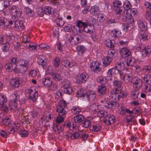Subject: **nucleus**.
I'll list each match as a JSON object with an SVG mask.
<instances>
[{"label": "nucleus", "mask_w": 151, "mask_h": 151, "mask_svg": "<svg viewBox=\"0 0 151 151\" xmlns=\"http://www.w3.org/2000/svg\"><path fill=\"white\" fill-rule=\"evenodd\" d=\"M112 8L114 10L115 13L122 19L123 18L124 15V9L122 6L121 2L118 0H116L114 1L112 3Z\"/></svg>", "instance_id": "1"}, {"label": "nucleus", "mask_w": 151, "mask_h": 151, "mask_svg": "<svg viewBox=\"0 0 151 151\" xmlns=\"http://www.w3.org/2000/svg\"><path fill=\"white\" fill-rule=\"evenodd\" d=\"M18 63L20 66L19 68L16 65L14 68V70L16 73H24L27 71L30 65L29 62L27 60L21 59L18 62Z\"/></svg>", "instance_id": "2"}, {"label": "nucleus", "mask_w": 151, "mask_h": 151, "mask_svg": "<svg viewBox=\"0 0 151 151\" xmlns=\"http://www.w3.org/2000/svg\"><path fill=\"white\" fill-rule=\"evenodd\" d=\"M67 103L64 100H61L59 102V105L56 108V111L59 113L60 115H65L68 111V109L66 108Z\"/></svg>", "instance_id": "3"}, {"label": "nucleus", "mask_w": 151, "mask_h": 151, "mask_svg": "<svg viewBox=\"0 0 151 151\" xmlns=\"http://www.w3.org/2000/svg\"><path fill=\"white\" fill-rule=\"evenodd\" d=\"M10 15L14 18H19L22 14V11L21 9L15 5L10 6L8 9Z\"/></svg>", "instance_id": "4"}, {"label": "nucleus", "mask_w": 151, "mask_h": 151, "mask_svg": "<svg viewBox=\"0 0 151 151\" xmlns=\"http://www.w3.org/2000/svg\"><path fill=\"white\" fill-rule=\"evenodd\" d=\"M38 89L37 88L33 86L28 90V93L29 94L30 99L33 101V102H35L37 98Z\"/></svg>", "instance_id": "5"}, {"label": "nucleus", "mask_w": 151, "mask_h": 151, "mask_svg": "<svg viewBox=\"0 0 151 151\" xmlns=\"http://www.w3.org/2000/svg\"><path fill=\"white\" fill-rule=\"evenodd\" d=\"M88 78V74L86 72H83L78 74L76 76V79L78 83H85Z\"/></svg>", "instance_id": "6"}, {"label": "nucleus", "mask_w": 151, "mask_h": 151, "mask_svg": "<svg viewBox=\"0 0 151 151\" xmlns=\"http://www.w3.org/2000/svg\"><path fill=\"white\" fill-rule=\"evenodd\" d=\"M80 36L77 34L70 36L68 38L69 42L72 45H76L80 42Z\"/></svg>", "instance_id": "7"}, {"label": "nucleus", "mask_w": 151, "mask_h": 151, "mask_svg": "<svg viewBox=\"0 0 151 151\" xmlns=\"http://www.w3.org/2000/svg\"><path fill=\"white\" fill-rule=\"evenodd\" d=\"M23 42H24V46L27 47L29 50L35 49L36 47L35 45H33L32 42L27 41V36L24 35L23 36Z\"/></svg>", "instance_id": "8"}, {"label": "nucleus", "mask_w": 151, "mask_h": 151, "mask_svg": "<svg viewBox=\"0 0 151 151\" xmlns=\"http://www.w3.org/2000/svg\"><path fill=\"white\" fill-rule=\"evenodd\" d=\"M115 68L118 71L120 79H124V64L123 63H118L115 65Z\"/></svg>", "instance_id": "9"}, {"label": "nucleus", "mask_w": 151, "mask_h": 151, "mask_svg": "<svg viewBox=\"0 0 151 151\" xmlns=\"http://www.w3.org/2000/svg\"><path fill=\"white\" fill-rule=\"evenodd\" d=\"M115 120V116L113 114H107L104 119V122L107 125H110L113 124Z\"/></svg>", "instance_id": "10"}, {"label": "nucleus", "mask_w": 151, "mask_h": 151, "mask_svg": "<svg viewBox=\"0 0 151 151\" xmlns=\"http://www.w3.org/2000/svg\"><path fill=\"white\" fill-rule=\"evenodd\" d=\"M20 127V124L17 122H15L13 124H11L8 129L9 132L10 133H14L18 130Z\"/></svg>", "instance_id": "11"}, {"label": "nucleus", "mask_w": 151, "mask_h": 151, "mask_svg": "<svg viewBox=\"0 0 151 151\" xmlns=\"http://www.w3.org/2000/svg\"><path fill=\"white\" fill-rule=\"evenodd\" d=\"M119 93L120 90L117 88L115 89L114 91H113L111 92L109 96L110 99L112 101H119L120 99Z\"/></svg>", "instance_id": "12"}, {"label": "nucleus", "mask_w": 151, "mask_h": 151, "mask_svg": "<svg viewBox=\"0 0 151 151\" xmlns=\"http://www.w3.org/2000/svg\"><path fill=\"white\" fill-rule=\"evenodd\" d=\"M100 64L97 61L93 62L90 65V68L93 72L98 73L101 70Z\"/></svg>", "instance_id": "13"}, {"label": "nucleus", "mask_w": 151, "mask_h": 151, "mask_svg": "<svg viewBox=\"0 0 151 151\" xmlns=\"http://www.w3.org/2000/svg\"><path fill=\"white\" fill-rule=\"evenodd\" d=\"M132 82L134 88L138 89L142 85L141 80L137 77H134L132 79Z\"/></svg>", "instance_id": "14"}, {"label": "nucleus", "mask_w": 151, "mask_h": 151, "mask_svg": "<svg viewBox=\"0 0 151 151\" xmlns=\"http://www.w3.org/2000/svg\"><path fill=\"white\" fill-rule=\"evenodd\" d=\"M122 33L120 30L118 29H114L112 30L110 33L112 39H116L121 36Z\"/></svg>", "instance_id": "15"}, {"label": "nucleus", "mask_w": 151, "mask_h": 151, "mask_svg": "<svg viewBox=\"0 0 151 151\" xmlns=\"http://www.w3.org/2000/svg\"><path fill=\"white\" fill-rule=\"evenodd\" d=\"M104 106L106 108H109L114 109L118 107L119 104L117 102V101H112L106 103L104 105Z\"/></svg>", "instance_id": "16"}, {"label": "nucleus", "mask_w": 151, "mask_h": 151, "mask_svg": "<svg viewBox=\"0 0 151 151\" xmlns=\"http://www.w3.org/2000/svg\"><path fill=\"white\" fill-rule=\"evenodd\" d=\"M62 64L65 68H69L75 65L76 63L74 60L70 61L69 60H63Z\"/></svg>", "instance_id": "17"}, {"label": "nucleus", "mask_w": 151, "mask_h": 151, "mask_svg": "<svg viewBox=\"0 0 151 151\" xmlns=\"http://www.w3.org/2000/svg\"><path fill=\"white\" fill-rule=\"evenodd\" d=\"M14 29L17 31H20L24 29V26L22 22L20 21H16L14 23Z\"/></svg>", "instance_id": "18"}, {"label": "nucleus", "mask_w": 151, "mask_h": 151, "mask_svg": "<svg viewBox=\"0 0 151 151\" xmlns=\"http://www.w3.org/2000/svg\"><path fill=\"white\" fill-rule=\"evenodd\" d=\"M53 115L51 111H46L43 116V119L46 122H48L50 120L52 119Z\"/></svg>", "instance_id": "19"}, {"label": "nucleus", "mask_w": 151, "mask_h": 151, "mask_svg": "<svg viewBox=\"0 0 151 151\" xmlns=\"http://www.w3.org/2000/svg\"><path fill=\"white\" fill-rule=\"evenodd\" d=\"M120 53L122 58H125L129 56L131 52L129 50L126 48H123L121 50Z\"/></svg>", "instance_id": "20"}, {"label": "nucleus", "mask_w": 151, "mask_h": 151, "mask_svg": "<svg viewBox=\"0 0 151 151\" xmlns=\"http://www.w3.org/2000/svg\"><path fill=\"white\" fill-rule=\"evenodd\" d=\"M138 26L141 31H145L147 29V23L142 20H140L138 22Z\"/></svg>", "instance_id": "21"}, {"label": "nucleus", "mask_w": 151, "mask_h": 151, "mask_svg": "<svg viewBox=\"0 0 151 151\" xmlns=\"http://www.w3.org/2000/svg\"><path fill=\"white\" fill-rule=\"evenodd\" d=\"M87 23L84 22L80 20H78L77 21V26L78 27L79 29L78 32L79 33H81L84 30V28L86 26Z\"/></svg>", "instance_id": "22"}, {"label": "nucleus", "mask_w": 151, "mask_h": 151, "mask_svg": "<svg viewBox=\"0 0 151 151\" xmlns=\"http://www.w3.org/2000/svg\"><path fill=\"white\" fill-rule=\"evenodd\" d=\"M137 10L135 8L130 9L127 11L126 14L127 16L125 17L127 18H131L132 17L134 16L136 14Z\"/></svg>", "instance_id": "23"}, {"label": "nucleus", "mask_w": 151, "mask_h": 151, "mask_svg": "<svg viewBox=\"0 0 151 151\" xmlns=\"http://www.w3.org/2000/svg\"><path fill=\"white\" fill-rule=\"evenodd\" d=\"M89 11L91 14L94 16L97 15L99 14L100 11L99 8L96 5L91 6Z\"/></svg>", "instance_id": "24"}, {"label": "nucleus", "mask_w": 151, "mask_h": 151, "mask_svg": "<svg viewBox=\"0 0 151 151\" xmlns=\"http://www.w3.org/2000/svg\"><path fill=\"white\" fill-rule=\"evenodd\" d=\"M46 57L44 55H40L37 59V62L39 64L42 65H46Z\"/></svg>", "instance_id": "25"}, {"label": "nucleus", "mask_w": 151, "mask_h": 151, "mask_svg": "<svg viewBox=\"0 0 151 151\" xmlns=\"http://www.w3.org/2000/svg\"><path fill=\"white\" fill-rule=\"evenodd\" d=\"M8 20L4 17H0V28H3L8 26Z\"/></svg>", "instance_id": "26"}, {"label": "nucleus", "mask_w": 151, "mask_h": 151, "mask_svg": "<svg viewBox=\"0 0 151 151\" xmlns=\"http://www.w3.org/2000/svg\"><path fill=\"white\" fill-rule=\"evenodd\" d=\"M76 51L79 55H82L85 52L86 49L83 45H78L76 47Z\"/></svg>", "instance_id": "27"}, {"label": "nucleus", "mask_w": 151, "mask_h": 151, "mask_svg": "<svg viewBox=\"0 0 151 151\" xmlns=\"http://www.w3.org/2000/svg\"><path fill=\"white\" fill-rule=\"evenodd\" d=\"M84 30L85 32L89 34L93 33L94 30V27L93 25H88L87 24L86 26L84 27Z\"/></svg>", "instance_id": "28"}, {"label": "nucleus", "mask_w": 151, "mask_h": 151, "mask_svg": "<svg viewBox=\"0 0 151 151\" xmlns=\"http://www.w3.org/2000/svg\"><path fill=\"white\" fill-rule=\"evenodd\" d=\"M42 83L44 86L47 87L50 86L52 84V79L48 78L43 79L42 80Z\"/></svg>", "instance_id": "29"}, {"label": "nucleus", "mask_w": 151, "mask_h": 151, "mask_svg": "<svg viewBox=\"0 0 151 151\" xmlns=\"http://www.w3.org/2000/svg\"><path fill=\"white\" fill-rule=\"evenodd\" d=\"M9 106L11 110L15 111L17 109L18 107L17 102L9 101Z\"/></svg>", "instance_id": "30"}, {"label": "nucleus", "mask_w": 151, "mask_h": 151, "mask_svg": "<svg viewBox=\"0 0 151 151\" xmlns=\"http://www.w3.org/2000/svg\"><path fill=\"white\" fill-rule=\"evenodd\" d=\"M10 84L12 86L15 88L19 87L20 83V80L18 78H15L11 80Z\"/></svg>", "instance_id": "31"}, {"label": "nucleus", "mask_w": 151, "mask_h": 151, "mask_svg": "<svg viewBox=\"0 0 151 151\" xmlns=\"http://www.w3.org/2000/svg\"><path fill=\"white\" fill-rule=\"evenodd\" d=\"M139 92L138 89H133L130 93V97L133 99H136L137 98L139 95Z\"/></svg>", "instance_id": "32"}, {"label": "nucleus", "mask_w": 151, "mask_h": 151, "mask_svg": "<svg viewBox=\"0 0 151 151\" xmlns=\"http://www.w3.org/2000/svg\"><path fill=\"white\" fill-rule=\"evenodd\" d=\"M139 38L141 41H144L147 40L148 36L144 31H141L140 32Z\"/></svg>", "instance_id": "33"}, {"label": "nucleus", "mask_w": 151, "mask_h": 151, "mask_svg": "<svg viewBox=\"0 0 151 151\" xmlns=\"http://www.w3.org/2000/svg\"><path fill=\"white\" fill-rule=\"evenodd\" d=\"M84 118L83 116L81 114L77 115L74 117V123H79L81 122L83 120Z\"/></svg>", "instance_id": "34"}, {"label": "nucleus", "mask_w": 151, "mask_h": 151, "mask_svg": "<svg viewBox=\"0 0 151 151\" xmlns=\"http://www.w3.org/2000/svg\"><path fill=\"white\" fill-rule=\"evenodd\" d=\"M19 95L17 93H14L12 94L10 97V101H14L17 102L18 101Z\"/></svg>", "instance_id": "35"}, {"label": "nucleus", "mask_w": 151, "mask_h": 151, "mask_svg": "<svg viewBox=\"0 0 151 151\" xmlns=\"http://www.w3.org/2000/svg\"><path fill=\"white\" fill-rule=\"evenodd\" d=\"M61 60L58 57H55L52 62V64L55 68L58 67L60 63Z\"/></svg>", "instance_id": "36"}, {"label": "nucleus", "mask_w": 151, "mask_h": 151, "mask_svg": "<svg viewBox=\"0 0 151 151\" xmlns=\"http://www.w3.org/2000/svg\"><path fill=\"white\" fill-rule=\"evenodd\" d=\"M51 76L52 78L55 81H59L62 78V76L60 73H53L52 74Z\"/></svg>", "instance_id": "37"}, {"label": "nucleus", "mask_w": 151, "mask_h": 151, "mask_svg": "<svg viewBox=\"0 0 151 151\" xmlns=\"http://www.w3.org/2000/svg\"><path fill=\"white\" fill-rule=\"evenodd\" d=\"M86 95L85 97L87 99H91L92 100L94 99L96 97L95 93L91 91L87 92Z\"/></svg>", "instance_id": "38"}, {"label": "nucleus", "mask_w": 151, "mask_h": 151, "mask_svg": "<svg viewBox=\"0 0 151 151\" xmlns=\"http://www.w3.org/2000/svg\"><path fill=\"white\" fill-rule=\"evenodd\" d=\"M101 129V127L98 124H94L90 127L91 130L95 132L99 131Z\"/></svg>", "instance_id": "39"}, {"label": "nucleus", "mask_w": 151, "mask_h": 151, "mask_svg": "<svg viewBox=\"0 0 151 151\" xmlns=\"http://www.w3.org/2000/svg\"><path fill=\"white\" fill-rule=\"evenodd\" d=\"M1 45H2L1 49L3 51L7 52L9 50L10 45L9 43L7 41L6 42H5Z\"/></svg>", "instance_id": "40"}, {"label": "nucleus", "mask_w": 151, "mask_h": 151, "mask_svg": "<svg viewBox=\"0 0 151 151\" xmlns=\"http://www.w3.org/2000/svg\"><path fill=\"white\" fill-rule=\"evenodd\" d=\"M98 91L100 94L102 95L105 94L106 93V88L104 85H101L99 86Z\"/></svg>", "instance_id": "41"}, {"label": "nucleus", "mask_w": 151, "mask_h": 151, "mask_svg": "<svg viewBox=\"0 0 151 151\" xmlns=\"http://www.w3.org/2000/svg\"><path fill=\"white\" fill-rule=\"evenodd\" d=\"M56 21L57 25L58 26H62L65 23V22L63 20L62 18L60 16H58L56 18Z\"/></svg>", "instance_id": "42"}, {"label": "nucleus", "mask_w": 151, "mask_h": 151, "mask_svg": "<svg viewBox=\"0 0 151 151\" xmlns=\"http://www.w3.org/2000/svg\"><path fill=\"white\" fill-rule=\"evenodd\" d=\"M99 106L98 104H91L89 106V109L93 111L96 112L99 110Z\"/></svg>", "instance_id": "43"}, {"label": "nucleus", "mask_w": 151, "mask_h": 151, "mask_svg": "<svg viewBox=\"0 0 151 151\" xmlns=\"http://www.w3.org/2000/svg\"><path fill=\"white\" fill-rule=\"evenodd\" d=\"M86 93H84V90L82 88L79 89L76 93V96L78 97H85Z\"/></svg>", "instance_id": "44"}, {"label": "nucleus", "mask_w": 151, "mask_h": 151, "mask_svg": "<svg viewBox=\"0 0 151 151\" xmlns=\"http://www.w3.org/2000/svg\"><path fill=\"white\" fill-rule=\"evenodd\" d=\"M112 60V59L110 57H106L103 60V64L105 66H107L110 64Z\"/></svg>", "instance_id": "45"}, {"label": "nucleus", "mask_w": 151, "mask_h": 151, "mask_svg": "<svg viewBox=\"0 0 151 151\" xmlns=\"http://www.w3.org/2000/svg\"><path fill=\"white\" fill-rule=\"evenodd\" d=\"M115 70L114 68H112L109 69L108 71L107 77L109 79L111 80L113 76L115 73Z\"/></svg>", "instance_id": "46"}, {"label": "nucleus", "mask_w": 151, "mask_h": 151, "mask_svg": "<svg viewBox=\"0 0 151 151\" xmlns=\"http://www.w3.org/2000/svg\"><path fill=\"white\" fill-rule=\"evenodd\" d=\"M7 98L6 96L4 95H0V105H3L7 102Z\"/></svg>", "instance_id": "47"}, {"label": "nucleus", "mask_w": 151, "mask_h": 151, "mask_svg": "<svg viewBox=\"0 0 151 151\" xmlns=\"http://www.w3.org/2000/svg\"><path fill=\"white\" fill-rule=\"evenodd\" d=\"M52 129L54 132L58 134H59L61 132V127L59 124H54Z\"/></svg>", "instance_id": "48"}, {"label": "nucleus", "mask_w": 151, "mask_h": 151, "mask_svg": "<svg viewBox=\"0 0 151 151\" xmlns=\"http://www.w3.org/2000/svg\"><path fill=\"white\" fill-rule=\"evenodd\" d=\"M107 54L109 56V57L115 58L116 55L117 53L116 52L115 50H114L111 49L108 51Z\"/></svg>", "instance_id": "49"}, {"label": "nucleus", "mask_w": 151, "mask_h": 151, "mask_svg": "<svg viewBox=\"0 0 151 151\" xmlns=\"http://www.w3.org/2000/svg\"><path fill=\"white\" fill-rule=\"evenodd\" d=\"M53 68L52 66L51 65H49L47 67L46 70V72L47 74H50L53 73Z\"/></svg>", "instance_id": "50"}, {"label": "nucleus", "mask_w": 151, "mask_h": 151, "mask_svg": "<svg viewBox=\"0 0 151 151\" xmlns=\"http://www.w3.org/2000/svg\"><path fill=\"white\" fill-rule=\"evenodd\" d=\"M91 122L88 119H86L82 124V126L87 128L89 127L91 125Z\"/></svg>", "instance_id": "51"}, {"label": "nucleus", "mask_w": 151, "mask_h": 151, "mask_svg": "<svg viewBox=\"0 0 151 151\" xmlns=\"http://www.w3.org/2000/svg\"><path fill=\"white\" fill-rule=\"evenodd\" d=\"M142 69L146 73H149L151 72V67L149 65L144 66Z\"/></svg>", "instance_id": "52"}, {"label": "nucleus", "mask_w": 151, "mask_h": 151, "mask_svg": "<svg viewBox=\"0 0 151 151\" xmlns=\"http://www.w3.org/2000/svg\"><path fill=\"white\" fill-rule=\"evenodd\" d=\"M144 83L150 84L151 82L150 77L149 74L145 75L143 78Z\"/></svg>", "instance_id": "53"}, {"label": "nucleus", "mask_w": 151, "mask_h": 151, "mask_svg": "<svg viewBox=\"0 0 151 151\" xmlns=\"http://www.w3.org/2000/svg\"><path fill=\"white\" fill-rule=\"evenodd\" d=\"M131 6L130 3L128 1H125L123 4V7L127 11L129 9L131 8Z\"/></svg>", "instance_id": "54"}, {"label": "nucleus", "mask_w": 151, "mask_h": 151, "mask_svg": "<svg viewBox=\"0 0 151 151\" xmlns=\"http://www.w3.org/2000/svg\"><path fill=\"white\" fill-rule=\"evenodd\" d=\"M44 10V14H45L47 15H50L51 12V8L50 7L47 6L45 8H43Z\"/></svg>", "instance_id": "55"}, {"label": "nucleus", "mask_w": 151, "mask_h": 151, "mask_svg": "<svg viewBox=\"0 0 151 151\" xmlns=\"http://www.w3.org/2000/svg\"><path fill=\"white\" fill-rule=\"evenodd\" d=\"M72 112L74 114L79 113L81 111V109L78 106H73L72 109Z\"/></svg>", "instance_id": "56"}, {"label": "nucleus", "mask_w": 151, "mask_h": 151, "mask_svg": "<svg viewBox=\"0 0 151 151\" xmlns=\"http://www.w3.org/2000/svg\"><path fill=\"white\" fill-rule=\"evenodd\" d=\"M70 84V82L66 79L64 80L62 82L63 87L65 89L69 87Z\"/></svg>", "instance_id": "57"}, {"label": "nucleus", "mask_w": 151, "mask_h": 151, "mask_svg": "<svg viewBox=\"0 0 151 151\" xmlns=\"http://www.w3.org/2000/svg\"><path fill=\"white\" fill-rule=\"evenodd\" d=\"M19 134L22 137H26L28 135L29 133L26 130H22L19 131Z\"/></svg>", "instance_id": "58"}, {"label": "nucleus", "mask_w": 151, "mask_h": 151, "mask_svg": "<svg viewBox=\"0 0 151 151\" xmlns=\"http://www.w3.org/2000/svg\"><path fill=\"white\" fill-rule=\"evenodd\" d=\"M106 45L108 47L111 48L114 46L113 44L112 41L111 40L108 39L106 40L105 42Z\"/></svg>", "instance_id": "59"}, {"label": "nucleus", "mask_w": 151, "mask_h": 151, "mask_svg": "<svg viewBox=\"0 0 151 151\" xmlns=\"http://www.w3.org/2000/svg\"><path fill=\"white\" fill-rule=\"evenodd\" d=\"M3 124L6 126H9L11 124V120L8 117H6L3 120Z\"/></svg>", "instance_id": "60"}, {"label": "nucleus", "mask_w": 151, "mask_h": 151, "mask_svg": "<svg viewBox=\"0 0 151 151\" xmlns=\"http://www.w3.org/2000/svg\"><path fill=\"white\" fill-rule=\"evenodd\" d=\"M37 14L40 16H42L44 15L43 7H40L37 9Z\"/></svg>", "instance_id": "61"}, {"label": "nucleus", "mask_w": 151, "mask_h": 151, "mask_svg": "<svg viewBox=\"0 0 151 151\" xmlns=\"http://www.w3.org/2000/svg\"><path fill=\"white\" fill-rule=\"evenodd\" d=\"M24 12L28 16H31L32 15V10L28 7H24Z\"/></svg>", "instance_id": "62"}, {"label": "nucleus", "mask_w": 151, "mask_h": 151, "mask_svg": "<svg viewBox=\"0 0 151 151\" xmlns=\"http://www.w3.org/2000/svg\"><path fill=\"white\" fill-rule=\"evenodd\" d=\"M97 81L98 82L101 83L103 82L104 83H106L107 82V80H106L105 77H104L101 76H99L97 79Z\"/></svg>", "instance_id": "63"}, {"label": "nucleus", "mask_w": 151, "mask_h": 151, "mask_svg": "<svg viewBox=\"0 0 151 151\" xmlns=\"http://www.w3.org/2000/svg\"><path fill=\"white\" fill-rule=\"evenodd\" d=\"M143 91L146 92L151 91V86L150 84H147L145 85V88L143 89Z\"/></svg>", "instance_id": "64"}]
</instances>
